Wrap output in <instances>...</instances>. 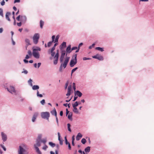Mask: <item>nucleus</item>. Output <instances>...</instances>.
Returning <instances> with one entry per match:
<instances>
[{"mask_svg":"<svg viewBox=\"0 0 154 154\" xmlns=\"http://www.w3.org/2000/svg\"><path fill=\"white\" fill-rule=\"evenodd\" d=\"M70 57H66L63 63H62L60 67L59 71L60 72H62V68L63 67L64 69L66 68L67 66V64L68 62L69 61V59Z\"/></svg>","mask_w":154,"mask_h":154,"instance_id":"nucleus-1","label":"nucleus"},{"mask_svg":"<svg viewBox=\"0 0 154 154\" xmlns=\"http://www.w3.org/2000/svg\"><path fill=\"white\" fill-rule=\"evenodd\" d=\"M39 38V35L38 33H35L33 38V42L35 44H37L38 41V40Z\"/></svg>","mask_w":154,"mask_h":154,"instance_id":"nucleus-3","label":"nucleus"},{"mask_svg":"<svg viewBox=\"0 0 154 154\" xmlns=\"http://www.w3.org/2000/svg\"><path fill=\"white\" fill-rule=\"evenodd\" d=\"M78 48V47H74L72 48H71V50L73 51L75 50H76Z\"/></svg>","mask_w":154,"mask_h":154,"instance_id":"nucleus-56","label":"nucleus"},{"mask_svg":"<svg viewBox=\"0 0 154 154\" xmlns=\"http://www.w3.org/2000/svg\"><path fill=\"white\" fill-rule=\"evenodd\" d=\"M55 36L54 35H53L52 36V41H51L52 43L54 42H55Z\"/></svg>","mask_w":154,"mask_h":154,"instance_id":"nucleus-43","label":"nucleus"},{"mask_svg":"<svg viewBox=\"0 0 154 154\" xmlns=\"http://www.w3.org/2000/svg\"><path fill=\"white\" fill-rule=\"evenodd\" d=\"M38 113L37 112H35L34 115H33L32 119V122H34L35 121V120L36 119V118L38 116Z\"/></svg>","mask_w":154,"mask_h":154,"instance_id":"nucleus-13","label":"nucleus"},{"mask_svg":"<svg viewBox=\"0 0 154 154\" xmlns=\"http://www.w3.org/2000/svg\"><path fill=\"white\" fill-rule=\"evenodd\" d=\"M72 50H71V45H69L68 46L66 49V56L67 55V53H70L72 52Z\"/></svg>","mask_w":154,"mask_h":154,"instance_id":"nucleus-10","label":"nucleus"},{"mask_svg":"<svg viewBox=\"0 0 154 154\" xmlns=\"http://www.w3.org/2000/svg\"><path fill=\"white\" fill-rule=\"evenodd\" d=\"M8 91L10 93L12 94L13 93H15L16 91L14 87L12 86H10L9 88H7Z\"/></svg>","mask_w":154,"mask_h":154,"instance_id":"nucleus-5","label":"nucleus"},{"mask_svg":"<svg viewBox=\"0 0 154 154\" xmlns=\"http://www.w3.org/2000/svg\"><path fill=\"white\" fill-rule=\"evenodd\" d=\"M98 56V54H96V55H95V56H92V57L93 58H94L97 59V57Z\"/></svg>","mask_w":154,"mask_h":154,"instance_id":"nucleus-62","label":"nucleus"},{"mask_svg":"<svg viewBox=\"0 0 154 154\" xmlns=\"http://www.w3.org/2000/svg\"><path fill=\"white\" fill-rule=\"evenodd\" d=\"M69 84V81H67L66 83L65 84V89H66L67 87Z\"/></svg>","mask_w":154,"mask_h":154,"instance_id":"nucleus-45","label":"nucleus"},{"mask_svg":"<svg viewBox=\"0 0 154 154\" xmlns=\"http://www.w3.org/2000/svg\"><path fill=\"white\" fill-rule=\"evenodd\" d=\"M61 55L60 58V63L62 62L64 56L66 54V51L65 50H61Z\"/></svg>","mask_w":154,"mask_h":154,"instance_id":"nucleus-4","label":"nucleus"},{"mask_svg":"<svg viewBox=\"0 0 154 154\" xmlns=\"http://www.w3.org/2000/svg\"><path fill=\"white\" fill-rule=\"evenodd\" d=\"M20 15H19L17 18H16V19L17 20H18V21H20Z\"/></svg>","mask_w":154,"mask_h":154,"instance_id":"nucleus-61","label":"nucleus"},{"mask_svg":"<svg viewBox=\"0 0 154 154\" xmlns=\"http://www.w3.org/2000/svg\"><path fill=\"white\" fill-rule=\"evenodd\" d=\"M39 86L37 85H34L32 87V89L33 90H38L39 89Z\"/></svg>","mask_w":154,"mask_h":154,"instance_id":"nucleus-22","label":"nucleus"},{"mask_svg":"<svg viewBox=\"0 0 154 154\" xmlns=\"http://www.w3.org/2000/svg\"><path fill=\"white\" fill-rule=\"evenodd\" d=\"M42 137V135L41 134H39L38 135V138L37 140H42L41 138Z\"/></svg>","mask_w":154,"mask_h":154,"instance_id":"nucleus-36","label":"nucleus"},{"mask_svg":"<svg viewBox=\"0 0 154 154\" xmlns=\"http://www.w3.org/2000/svg\"><path fill=\"white\" fill-rule=\"evenodd\" d=\"M86 140L85 138H82L81 140V142L83 144H85L86 143Z\"/></svg>","mask_w":154,"mask_h":154,"instance_id":"nucleus-41","label":"nucleus"},{"mask_svg":"<svg viewBox=\"0 0 154 154\" xmlns=\"http://www.w3.org/2000/svg\"><path fill=\"white\" fill-rule=\"evenodd\" d=\"M60 46H61V47H60V48L61 50H62L63 47V48H66V42H63L61 44V45Z\"/></svg>","mask_w":154,"mask_h":154,"instance_id":"nucleus-19","label":"nucleus"},{"mask_svg":"<svg viewBox=\"0 0 154 154\" xmlns=\"http://www.w3.org/2000/svg\"><path fill=\"white\" fill-rule=\"evenodd\" d=\"M54 51V50H53L52 49H51L50 51V50H49L48 51L49 53H51V54H52V53H53Z\"/></svg>","mask_w":154,"mask_h":154,"instance_id":"nucleus-60","label":"nucleus"},{"mask_svg":"<svg viewBox=\"0 0 154 154\" xmlns=\"http://www.w3.org/2000/svg\"><path fill=\"white\" fill-rule=\"evenodd\" d=\"M27 18L25 16H21L20 17V21L22 23H24L26 21Z\"/></svg>","mask_w":154,"mask_h":154,"instance_id":"nucleus-9","label":"nucleus"},{"mask_svg":"<svg viewBox=\"0 0 154 154\" xmlns=\"http://www.w3.org/2000/svg\"><path fill=\"white\" fill-rule=\"evenodd\" d=\"M41 142V140H36V143L34 145V147L40 146Z\"/></svg>","mask_w":154,"mask_h":154,"instance_id":"nucleus-15","label":"nucleus"},{"mask_svg":"<svg viewBox=\"0 0 154 154\" xmlns=\"http://www.w3.org/2000/svg\"><path fill=\"white\" fill-rule=\"evenodd\" d=\"M5 2L4 0H3L1 3V5L3 6L5 5Z\"/></svg>","mask_w":154,"mask_h":154,"instance_id":"nucleus-55","label":"nucleus"},{"mask_svg":"<svg viewBox=\"0 0 154 154\" xmlns=\"http://www.w3.org/2000/svg\"><path fill=\"white\" fill-rule=\"evenodd\" d=\"M44 22L42 20L40 21V26L41 28L42 29L44 25Z\"/></svg>","mask_w":154,"mask_h":154,"instance_id":"nucleus-33","label":"nucleus"},{"mask_svg":"<svg viewBox=\"0 0 154 154\" xmlns=\"http://www.w3.org/2000/svg\"><path fill=\"white\" fill-rule=\"evenodd\" d=\"M97 59L100 60H103V57L102 56L98 54V56L97 57Z\"/></svg>","mask_w":154,"mask_h":154,"instance_id":"nucleus-24","label":"nucleus"},{"mask_svg":"<svg viewBox=\"0 0 154 154\" xmlns=\"http://www.w3.org/2000/svg\"><path fill=\"white\" fill-rule=\"evenodd\" d=\"M41 116L42 119L48 120L50 117V114L49 112H42L41 113Z\"/></svg>","mask_w":154,"mask_h":154,"instance_id":"nucleus-2","label":"nucleus"},{"mask_svg":"<svg viewBox=\"0 0 154 154\" xmlns=\"http://www.w3.org/2000/svg\"><path fill=\"white\" fill-rule=\"evenodd\" d=\"M55 54V52L54 51L53 53H52V54H51V56L52 57H54V55Z\"/></svg>","mask_w":154,"mask_h":154,"instance_id":"nucleus-64","label":"nucleus"},{"mask_svg":"<svg viewBox=\"0 0 154 154\" xmlns=\"http://www.w3.org/2000/svg\"><path fill=\"white\" fill-rule=\"evenodd\" d=\"M42 105H44L45 103V100L44 99H43L40 101Z\"/></svg>","mask_w":154,"mask_h":154,"instance_id":"nucleus-46","label":"nucleus"},{"mask_svg":"<svg viewBox=\"0 0 154 154\" xmlns=\"http://www.w3.org/2000/svg\"><path fill=\"white\" fill-rule=\"evenodd\" d=\"M0 146H1V147L3 148V150L5 151L6 150V148H5V147L2 145V144H0Z\"/></svg>","mask_w":154,"mask_h":154,"instance_id":"nucleus-49","label":"nucleus"},{"mask_svg":"<svg viewBox=\"0 0 154 154\" xmlns=\"http://www.w3.org/2000/svg\"><path fill=\"white\" fill-rule=\"evenodd\" d=\"M72 112H70L69 113L68 116V119L71 120H72Z\"/></svg>","mask_w":154,"mask_h":154,"instance_id":"nucleus-20","label":"nucleus"},{"mask_svg":"<svg viewBox=\"0 0 154 154\" xmlns=\"http://www.w3.org/2000/svg\"><path fill=\"white\" fill-rule=\"evenodd\" d=\"M52 42H51V41L50 42H48V46L49 47H50L51 45L52 44Z\"/></svg>","mask_w":154,"mask_h":154,"instance_id":"nucleus-52","label":"nucleus"},{"mask_svg":"<svg viewBox=\"0 0 154 154\" xmlns=\"http://www.w3.org/2000/svg\"><path fill=\"white\" fill-rule=\"evenodd\" d=\"M77 54H74L72 56V59H73V60H74L77 61Z\"/></svg>","mask_w":154,"mask_h":154,"instance_id":"nucleus-28","label":"nucleus"},{"mask_svg":"<svg viewBox=\"0 0 154 154\" xmlns=\"http://www.w3.org/2000/svg\"><path fill=\"white\" fill-rule=\"evenodd\" d=\"M83 45V43H80L78 46V48H79V49H80V47L82 45Z\"/></svg>","mask_w":154,"mask_h":154,"instance_id":"nucleus-59","label":"nucleus"},{"mask_svg":"<svg viewBox=\"0 0 154 154\" xmlns=\"http://www.w3.org/2000/svg\"><path fill=\"white\" fill-rule=\"evenodd\" d=\"M91 59L90 58H87V57H84L83 58V60H90Z\"/></svg>","mask_w":154,"mask_h":154,"instance_id":"nucleus-53","label":"nucleus"},{"mask_svg":"<svg viewBox=\"0 0 154 154\" xmlns=\"http://www.w3.org/2000/svg\"><path fill=\"white\" fill-rule=\"evenodd\" d=\"M0 15L2 17H4L3 10L1 8H0Z\"/></svg>","mask_w":154,"mask_h":154,"instance_id":"nucleus-35","label":"nucleus"},{"mask_svg":"<svg viewBox=\"0 0 154 154\" xmlns=\"http://www.w3.org/2000/svg\"><path fill=\"white\" fill-rule=\"evenodd\" d=\"M72 106L73 107H75L78 106V102L76 101L74 103L72 104Z\"/></svg>","mask_w":154,"mask_h":154,"instance_id":"nucleus-34","label":"nucleus"},{"mask_svg":"<svg viewBox=\"0 0 154 154\" xmlns=\"http://www.w3.org/2000/svg\"><path fill=\"white\" fill-rule=\"evenodd\" d=\"M95 49L97 50L102 52L104 51V50L103 48L100 47H97L95 48Z\"/></svg>","mask_w":154,"mask_h":154,"instance_id":"nucleus-25","label":"nucleus"},{"mask_svg":"<svg viewBox=\"0 0 154 154\" xmlns=\"http://www.w3.org/2000/svg\"><path fill=\"white\" fill-rule=\"evenodd\" d=\"M49 144L52 147H54L56 146L55 143L51 142H49Z\"/></svg>","mask_w":154,"mask_h":154,"instance_id":"nucleus-26","label":"nucleus"},{"mask_svg":"<svg viewBox=\"0 0 154 154\" xmlns=\"http://www.w3.org/2000/svg\"><path fill=\"white\" fill-rule=\"evenodd\" d=\"M11 14L10 12H8L6 13L5 15L6 18L9 21H11V20L9 17V16Z\"/></svg>","mask_w":154,"mask_h":154,"instance_id":"nucleus-16","label":"nucleus"},{"mask_svg":"<svg viewBox=\"0 0 154 154\" xmlns=\"http://www.w3.org/2000/svg\"><path fill=\"white\" fill-rule=\"evenodd\" d=\"M73 88L74 90L75 91L76 89V88H75V84L74 83H73Z\"/></svg>","mask_w":154,"mask_h":154,"instance_id":"nucleus-63","label":"nucleus"},{"mask_svg":"<svg viewBox=\"0 0 154 154\" xmlns=\"http://www.w3.org/2000/svg\"><path fill=\"white\" fill-rule=\"evenodd\" d=\"M58 45L57 43H56L54 44V46L53 47L51 48V49H53L54 50H55V47Z\"/></svg>","mask_w":154,"mask_h":154,"instance_id":"nucleus-47","label":"nucleus"},{"mask_svg":"<svg viewBox=\"0 0 154 154\" xmlns=\"http://www.w3.org/2000/svg\"><path fill=\"white\" fill-rule=\"evenodd\" d=\"M73 111L75 113L78 114L79 113V111L77 110V108L75 107H73Z\"/></svg>","mask_w":154,"mask_h":154,"instance_id":"nucleus-29","label":"nucleus"},{"mask_svg":"<svg viewBox=\"0 0 154 154\" xmlns=\"http://www.w3.org/2000/svg\"><path fill=\"white\" fill-rule=\"evenodd\" d=\"M26 151L25 149L21 146H19V150L18 151L19 154H25Z\"/></svg>","mask_w":154,"mask_h":154,"instance_id":"nucleus-7","label":"nucleus"},{"mask_svg":"<svg viewBox=\"0 0 154 154\" xmlns=\"http://www.w3.org/2000/svg\"><path fill=\"white\" fill-rule=\"evenodd\" d=\"M1 135L2 136V140L4 142L5 141L7 140V137L6 135L3 132H2Z\"/></svg>","mask_w":154,"mask_h":154,"instance_id":"nucleus-11","label":"nucleus"},{"mask_svg":"<svg viewBox=\"0 0 154 154\" xmlns=\"http://www.w3.org/2000/svg\"><path fill=\"white\" fill-rule=\"evenodd\" d=\"M48 146L46 145H45L43 147L42 149L44 150H46Z\"/></svg>","mask_w":154,"mask_h":154,"instance_id":"nucleus-51","label":"nucleus"},{"mask_svg":"<svg viewBox=\"0 0 154 154\" xmlns=\"http://www.w3.org/2000/svg\"><path fill=\"white\" fill-rule=\"evenodd\" d=\"M37 97H43L42 95V94H39V91L38 90L37 91Z\"/></svg>","mask_w":154,"mask_h":154,"instance_id":"nucleus-40","label":"nucleus"},{"mask_svg":"<svg viewBox=\"0 0 154 154\" xmlns=\"http://www.w3.org/2000/svg\"><path fill=\"white\" fill-rule=\"evenodd\" d=\"M78 67H76L74 69H73L71 71V75H72V74L75 71H76Z\"/></svg>","mask_w":154,"mask_h":154,"instance_id":"nucleus-44","label":"nucleus"},{"mask_svg":"<svg viewBox=\"0 0 154 154\" xmlns=\"http://www.w3.org/2000/svg\"><path fill=\"white\" fill-rule=\"evenodd\" d=\"M32 54L33 56L36 59H38L40 57V54L38 51H32Z\"/></svg>","mask_w":154,"mask_h":154,"instance_id":"nucleus-6","label":"nucleus"},{"mask_svg":"<svg viewBox=\"0 0 154 154\" xmlns=\"http://www.w3.org/2000/svg\"><path fill=\"white\" fill-rule=\"evenodd\" d=\"M90 151V147L88 146L85 149V151L86 152H89Z\"/></svg>","mask_w":154,"mask_h":154,"instance_id":"nucleus-23","label":"nucleus"},{"mask_svg":"<svg viewBox=\"0 0 154 154\" xmlns=\"http://www.w3.org/2000/svg\"><path fill=\"white\" fill-rule=\"evenodd\" d=\"M59 35H57L55 38V42L56 43H57L58 42V40L59 38Z\"/></svg>","mask_w":154,"mask_h":154,"instance_id":"nucleus-39","label":"nucleus"},{"mask_svg":"<svg viewBox=\"0 0 154 154\" xmlns=\"http://www.w3.org/2000/svg\"><path fill=\"white\" fill-rule=\"evenodd\" d=\"M25 42L27 45H30V41L29 39L26 38L25 40Z\"/></svg>","mask_w":154,"mask_h":154,"instance_id":"nucleus-27","label":"nucleus"},{"mask_svg":"<svg viewBox=\"0 0 154 154\" xmlns=\"http://www.w3.org/2000/svg\"><path fill=\"white\" fill-rule=\"evenodd\" d=\"M46 141H47V139L46 138H45V139H43L42 140H41V142L43 143L44 144H45L46 143Z\"/></svg>","mask_w":154,"mask_h":154,"instance_id":"nucleus-37","label":"nucleus"},{"mask_svg":"<svg viewBox=\"0 0 154 154\" xmlns=\"http://www.w3.org/2000/svg\"><path fill=\"white\" fill-rule=\"evenodd\" d=\"M28 53L29 54V55L30 56H31L32 54V53L31 51L30 50H29L28 51Z\"/></svg>","mask_w":154,"mask_h":154,"instance_id":"nucleus-54","label":"nucleus"},{"mask_svg":"<svg viewBox=\"0 0 154 154\" xmlns=\"http://www.w3.org/2000/svg\"><path fill=\"white\" fill-rule=\"evenodd\" d=\"M35 149L36 152L38 154H42V152L39 150L38 147H35Z\"/></svg>","mask_w":154,"mask_h":154,"instance_id":"nucleus-21","label":"nucleus"},{"mask_svg":"<svg viewBox=\"0 0 154 154\" xmlns=\"http://www.w3.org/2000/svg\"><path fill=\"white\" fill-rule=\"evenodd\" d=\"M67 128L68 131L70 132L71 131V128H70L71 125L69 123H68L67 124Z\"/></svg>","mask_w":154,"mask_h":154,"instance_id":"nucleus-38","label":"nucleus"},{"mask_svg":"<svg viewBox=\"0 0 154 154\" xmlns=\"http://www.w3.org/2000/svg\"><path fill=\"white\" fill-rule=\"evenodd\" d=\"M41 49L39 47H36L35 48L33 49V51H40Z\"/></svg>","mask_w":154,"mask_h":154,"instance_id":"nucleus-30","label":"nucleus"},{"mask_svg":"<svg viewBox=\"0 0 154 154\" xmlns=\"http://www.w3.org/2000/svg\"><path fill=\"white\" fill-rule=\"evenodd\" d=\"M95 45V43L91 45L89 47V48L90 49H91L93 47H94Z\"/></svg>","mask_w":154,"mask_h":154,"instance_id":"nucleus-50","label":"nucleus"},{"mask_svg":"<svg viewBox=\"0 0 154 154\" xmlns=\"http://www.w3.org/2000/svg\"><path fill=\"white\" fill-rule=\"evenodd\" d=\"M51 113L53 115H54L55 116H57V112L55 108L51 111Z\"/></svg>","mask_w":154,"mask_h":154,"instance_id":"nucleus-18","label":"nucleus"},{"mask_svg":"<svg viewBox=\"0 0 154 154\" xmlns=\"http://www.w3.org/2000/svg\"><path fill=\"white\" fill-rule=\"evenodd\" d=\"M55 59L54 60V65H56L57 63L58 59L55 58Z\"/></svg>","mask_w":154,"mask_h":154,"instance_id":"nucleus-42","label":"nucleus"},{"mask_svg":"<svg viewBox=\"0 0 154 154\" xmlns=\"http://www.w3.org/2000/svg\"><path fill=\"white\" fill-rule=\"evenodd\" d=\"M82 134L80 133H78L76 137V140L77 141L79 140L82 137Z\"/></svg>","mask_w":154,"mask_h":154,"instance_id":"nucleus-14","label":"nucleus"},{"mask_svg":"<svg viewBox=\"0 0 154 154\" xmlns=\"http://www.w3.org/2000/svg\"><path fill=\"white\" fill-rule=\"evenodd\" d=\"M77 63V61L74 60L73 59H72L70 62V66L71 67H73Z\"/></svg>","mask_w":154,"mask_h":154,"instance_id":"nucleus-8","label":"nucleus"},{"mask_svg":"<svg viewBox=\"0 0 154 154\" xmlns=\"http://www.w3.org/2000/svg\"><path fill=\"white\" fill-rule=\"evenodd\" d=\"M55 117H56V119L57 125L58 126L59 125L58 121V118L57 117V116H55Z\"/></svg>","mask_w":154,"mask_h":154,"instance_id":"nucleus-57","label":"nucleus"},{"mask_svg":"<svg viewBox=\"0 0 154 154\" xmlns=\"http://www.w3.org/2000/svg\"><path fill=\"white\" fill-rule=\"evenodd\" d=\"M58 135V140L59 141L60 143V145H62L63 144V140H61L60 138V133L58 132L57 133Z\"/></svg>","mask_w":154,"mask_h":154,"instance_id":"nucleus-12","label":"nucleus"},{"mask_svg":"<svg viewBox=\"0 0 154 154\" xmlns=\"http://www.w3.org/2000/svg\"><path fill=\"white\" fill-rule=\"evenodd\" d=\"M72 89V86L71 85H69L68 86V88H67L68 92H71V91Z\"/></svg>","mask_w":154,"mask_h":154,"instance_id":"nucleus-32","label":"nucleus"},{"mask_svg":"<svg viewBox=\"0 0 154 154\" xmlns=\"http://www.w3.org/2000/svg\"><path fill=\"white\" fill-rule=\"evenodd\" d=\"M32 80L31 79H30L28 81V83L31 86H32Z\"/></svg>","mask_w":154,"mask_h":154,"instance_id":"nucleus-48","label":"nucleus"},{"mask_svg":"<svg viewBox=\"0 0 154 154\" xmlns=\"http://www.w3.org/2000/svg\"><path fill=\"white\" fill-rule=\"evenodd\" d=\"M76 94L79 97H80L82 96V94L80 91L78 90L75 92V95Z\"/></svg>","mask_w":154,"mask_h":154,"instance_id":"nucleus-17","label":"nucleus"},{"mask_svg":"<svg viewBox=\"0 0 154 154\" xmlns=\"http://www.w3.org/2000/svg\"><path fill=\"white\" fill-rule=\"evenodd\" d=\"M59 57V51L58 50H57V52L55 54V56H54V58H58Z\"/></svg>","mask_w":154,"mask_h":154,"instance_id":"nucleus-31","label":"nucleus"},{"mask_svg":"<svg viewBox=\"0 0 154 154\" xmlns=\"http://www.w3.org/2000/svg\"><path fill=\"white\" fill-rule=\"evenodd\" d=\"M22 22L21 21L20 23H17V24L18 26H21Z\"/></svg>","mask_w":154,"mask_h":154,"instance_id":"nucleus-58","label":"nucleus"}]
</instances>
